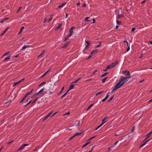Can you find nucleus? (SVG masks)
Instances as JSON below:
<instances>
[{"mask_svg": "<svg viewBox=\"0 0 152 152\" xmlns=\"http://www.w3.org/2000/svg\"><path fill=\"white\" fill-rule=\"evenodd\" d=\"M131 77V76H128L127 77H125L123 76H121L120 77V80L119 82L121 83L123 85H124L125 83L128 81L127 79H129Z\"/></svg>", "mask_w": 152, "mask_h": 152, "instance_id": "1", "label": "nucleus"}, {"mask_svg": "<svg viewBox=\"0 0 152 152\" xmlns=\"http://www.w3.org/2000/svg\"><path fill=\"white\" fill-rule=\"evenodd\" d=\"M123 85L119 82L115 86V87L113 89L112 92L113 93L117 89L120 88Z\"/></svg>", "mask_w": 152, "mask_h": 152, "instance_id": "2", "label": "nucleus"}, {"mask_svg": "<svg viewBox=\"0 0 152 152\" xmlns=\"http://www.w3.org/2000/svg\"><path fill=\"white\" fill-rule=\"evenodd\" d=\"M95 137V136H93V137H92L91 138H90L88 140V142L86 143H85V144L83 146H82V148H83L85 146H86L88 145L89 144L91 141V140L93 139V138H94Z\"/></svg>", "mask_w": 152, "mask_h": 152, "instance_id": "3", "label": "nucleus"}, {"mask_svg": "<svg viewBox=\"0 0 152 152\" xmlns=\"http://www.w3.org/2000/svg\"><path fill=\"white\" fill-rule=\"evenodd\" d=\"M122 73L125 75L126 76H131L130 75V72L128 70H125L122 72Z\"/></svg>", "mask_w": 152, "mask_h": 152, "instance_id": "4", "label": "nucleus"}, {"mask_svg": "<svg viewBox=\"0 0 152 152\" xmlns=\"http://www.w3.org/2000/svg\"><path fill=\"white\" fill-rule=\"evenodd\" d=\"M75 28V27L73 26L69 30V34L68 35V37H71L72 35L73 34V30Z\"/></svg>", "mask_w": 152, "mask_h": 152, "instance_id": "5", "label": "nucleus"}, {"mask_svg": "<svg viewBox=\"0 0 152 152\" xmlns=\"http://www.w3.org/2000/svg\"><path fill=\"white\" fill-rule=\"evenodd\" d=\"M118 61L116 60L115 62L111 63V66L113 68L115 67L117 64H118Z\"/></svg>", "mask_w": 152, "mask_h": 152, "instance_id": "6", "label": "nucleus"}, {"mask_svg": "<svg viewBox=\"0 0 152 152\" xmlns=\"http://www.w3.org/2000/svg\"><path fill=\"white\" fill-rule=\"evenodd\" d=\"M150 140V139H148L147 140H146L143 143L142 145H141L140 146V148H141L144 145H145L146 143L149 141Z\"/></svg>", "mask_w": 152, "mask_h": 152, "instance_id": "7", "label": "nucleus"}, {"mask_svg": "<svg viewBox=\"0 0 152 152\" xmlns=\"http://www.w3.org/2000/svg\"><path fill=\"white\" fill-rule=\"evenodd\" d=\"M11 55H9V56L6 57L3 60L4 62L7 61V60L10 59V58Z\"/></svg>", "mask_w": 152, "mask_h": 152, "instance_id": "8", "label": "nucleus"}, {"mask_svg": "<svg viewBox=\"0 0 152 152\" xmlns=\"http://www.w3.org/2000/svg\"><path fill=\"white\" fill-rule=\"evenodd\" d=\"M31 98H29L27 99L26 100V101L27 102H28L24 106V107L26 106L27 105H28L31 102Z\"/></svg>", "mask_w": 152, "mask_h": 152, "instance_id": "9", "label": "nucleus"}, {"mask_svg": "<svg viewBox=\"0 0 152 152\" xmlns=\"http://www.w3.org/2000/svg\"><path fill=\"white\" fill-rule=\"evenodd\" d=\"M86 43H87V44L86 46L85 47V49H88L90 45V42L89 41H86Z\"/></svg>", "mask_w": 152, "mask_h": 152, "instance_id": "10", "label": "nucleus"}, {"mask_svg": "<svg viewBox=\"0 0 152 152\" xmlns=\"http://www.w3.org/2000/svg\"><path fill=\"white\" fill-rule=\"evenodd\" d=\"M80 121H76L75 122V126H79L80 124Z\"/></svg>", "mask_w": 152, "mask_h": 152, "instance_id": "11", "label": "nucleus"}, {"mask_svg": "<svg viewBox=\"0 0 152 152\" xmlns=\"http://www.w3.org/2000/svg\"><path fill=\"white\" fill-rule=\"evenodd\" d=\"M74 87V85H70L69 88L68 90L67 91V92H68L69 91L71 90Z\"/></svg>", "mask_w": 152, "mask_h": 152, "instance_id": "12", "label": "nucleus"}, {"mask_svg": "<svg viewBox=\"0 0 152 152\" xmlns=\"http://www.w3.org/2000/svg\"><path fill=\"white\" fill-rule=\"evenodd\" d=\"M107 122V121H105L103 123L99 125V126H98L95 129V130H96L101 126H102L104 123H105Z\"/></svg>", "mask_w": 152, "mask_h": 152, "instance_id": "13", "label": "nucleus"}, {"mask_svg": "<svg viewBox=\"0 0 152 152\" xmlns=\"http://www.w3.org/2000/svg\"><path fill=\"white\" fill-rule=\"evenodd\" d=\"M81 134H76L75 135L71 137L70 138H69V140H71L74 137L77 135H80Z\"/></svg>", "mask_w": 152, "mask_h": 152, "instance_id": "14", "label": "nucleus"}, {"mask_svg": "<svg viewBox=\"0 0 152 152\" xmlns=\"http://www.w3.org/2000/svg\"><path fill=\"white\" fill-rule=\"evenodd\" d=\"M46 93L48 95H51L52 93L50 90H48L47 91H46Z\"/></svg>", "mask_w": 152, "mask_h": 152, "instance_id": "15", "label": "nucleus"}, {"mask_svg": "<svg viewBox=\"0 0 152 152\" xmlns=\"http://www.w3.org/2000/svg\"><path fill=\"white\" fill-rule=\"evenodd\" d=\"M25 147V146H24V145L23 144L22 146H21L19 148L18 150V151L24 149V148Z\"/></svg>", "mask_w": 152, "mask_h": 152, "instance_id": "16", "label": "nucleus"}, {"mask_svg": "<svg viewBox=\"0 0 152 152\" xmlns=\"http://www.w3.org/2000/svg\"><path fill=\"white\" fill-rule=\"evenodd\" d=\"M66 4V3H62L60 5H59L58 6V8H60L63 7L64 5H65Z\"/></svg>", "mask_w": 152, "mask_h": 152, "instance_id": "17", "label": "nucleus"}, {"mask_svg": "<svg viewBox=\"0 0 152 152\" xmlns=\"http://www.w3.org/2000/svg\"><path fill=\"white\" fill-rule=\"evenodd\" d=\"M39 98H37L32 102V104L33 105H34L35 104V102L36 101H37Z\"/></svg>", "mask_w": 152, "mask_h": 152, "instance_id": "18", "label": "nucleus"}, {"mask_svg": "<svg viewBox=\"0 0 152 152\" xmlns=\"http://www.w3.org/2000/svg\"><path fill=\"white\" fill-rule=\"evenodd\" d=\"M8 19H9V18H5L3 19V20H1V21H0V22L1 23H3V22L5 20H6Z\"/></svg>", "mask_w": 152, "mask_h": 152, "instance_id": "19", "label": "nucleus"}, {"mask_svg": "<svg viewBox=\"0 0 152 152\" xmlns=\"http://www.w3.org/2000/svg\"><path fill=\"white\" fill-rule=\"evenodd\" d=\"M102 45V42H99V44L98 45H97L96 46V48H98L99 47H100Z\"/></svg>", "mask_w": 152, "mask_h": 152, "instance_id": "20", "label": "nucleus"}, {"mask_svg": "<svg viewBox=\"0 0 152 152\" xmlns=\"http://www.w3.org/2000/svg\"><path fill=\"white\" fill-rule=\"evenodd\" d=\"M108 73V72H105L104 73V74H102L101 75V77H103L105 76Z\"/></svg>", "mask_w": 152, "mask_h": 152, "instance_id": "21", "label": "nucleus"}, {"mask_svg": "<svg viewBox=\"0 0 152 152\" xmlns=\"http://www.w3.org/2000/svg\"><path fill=\"white\" fill-rule=\"evenodd\" d=\"M103 92V91H100V92H98V93H97V94H96V96H98V95H100V94H102Z\"/></svg>", "mask_w": 152, "mask_h": 152, "instance_id": "22", "label": "nucleus"}, {"mask_svg": "<svg viewBox=\"0 0 152 152\" xmlns=\"http://www.w3.org/2000/svg\"><path fill=\"white\" fill-rule=\"evenodd\" d=\"M24 27H22L21 28V29H20L19 32H18V34H20L22 32V31L24 29Z\"/></svg>", "mask_w": 152, "mask_h": 152, "instance_id": "23", "label": "nucleus"}, {"mask_svg": "<svg viewBox=\"0 0 152 152\" xmlns=\"http://www.w3.org/2000/svg\"><path fill=\"white\" fill-rule=\"evenodd\" d=\"M124 15L121 14H118V16L119 18H121L122 17H124Z\"/></svg>", "mask_w": 152, "mask_h": 152, "instance_id": "24", "label": "nucleus"}, {"mask_svg": "<svg viewBox=\"0 0 152 152\" xmlns=\"http://www.w3.org/2000/svg\"><path fill=\"white\" fill-rule=\"evenodd\" d=\"M90 18V17H86L85 19V21H91L90 20L88 19Z\"/></svg>", "mask_w": 152, "mask_h": 152, "instance_id": "25", "label": "nucleus"}, {"mask_svg": "<svg viewBox=\"0 0 152 152\" xmlns=\"http://www.w3.org/2000/svg\"><path fill=\"white\" fill-rule=\"evenodd\" d=\"M29 47L28 45H24L22 48V50H23L25 49L26 48Z\"/></svg>", "mask_w": 152, "mask_h": 152, "instance_id": "26", "label": "nucleus"}, {"mask_svg": "<svg viewBox=\"0 0 152 152\" xmlns=\"http://www.w3.org/2000/svg\"><path fill=\"white\" fill-rule=\"evenodd\" d=\"M45 52V50H43V52L41 53L38 56V57H40L42 56Z\"/></svg>", "mask_w": 152, "mask_h": 152, "instance_id": "27", "label": "nucleus"}, {"mask_svg": "<svg viewBox=\"0 0 152 152\" xmlns=\"http://www.w3.org/2000/svg\"><path fill=\"white\" fill-rule=\"evenodd\" d=\"M92 55H93L92 53L91 52L90 53L89 56H88V58H87V59H88L89 58H91L92 56Z\"/></svg>", "mask_w": 152, "mask_h": 152, "instance_id": "28", "label": "nucleus"}, {"mask_svg": "<svg viewBox=\"0 0 152 152\" xmlns=\"http://www.w3.org/2000/svg\"><path fill=\"white\" fill-rule=\"evenodd\" d=\"M49 116L47 115L43 119V121H45L49 117Z\"/></svg>", "mask_w": 152, "mask_h": 152, "instance_id": "29", "label": "nucleus"}, {"mask_svg": "<svg viewBox=\"0 0 152 152\" xmlns=\"http://www.w3.org/2000/svg\"><path fill=\"white\" fill-rule=\"evenodd\" d=\"M61 26H62V24L61 23H59L58 24V26L56 27V29H59L61 27Z\"/></svg>", "mask_w": 152, "mask_h": 152, "instance_id": "30", "label": "nucleus"}, {"mask_svg": "<svg viewBox=\"0 0 152 152\" xmlns=\"http://www.w3.org/2000/svg\"><path fill=\"white\" fill-rule=\"evenodd\" d=\"M81 79V78H78V79H77V80H75V81L72 82V83H77V82L79 80H80Z\"/></svg>", "mask_w": 152, "mask_h": 152, "instance_id": "31", "label": "nucleus"}, {"mask_svg": "<svg viewBox=\"0 0 152 152\" xmlns=\"http://www.w3.org/2000/svg\"><path fill=\"white\" fill-rule=\"evenodd\" d=\"M9 29V27H7L6 29L3 32H4V34H5L7 31Z\"/></svg>", "mask_w": 152, "mask_h": 152, "instance_id": "32", "label": "nucleus"}, {"mask_svg": "<svg viewBox=\"0 0 152 152\" xmlns=\"http://www.w3.org/2000/svg\"><path fill=\"white\" fill-rule=\"evenodd\" d=\"M107 77H106L104 78L102 80V83H104L105 81V80L107 79Z\"/></svg>", "mask_w": 152, "mask_h": 152, "instance_id": "33", "label": "nucleus"}, {"mask_svg": "<svg viewBox=\"0 0 152 152\" xmlns=\"http://www.w3.org/2000/svg\"><path fill=\"white\" fill-rule=\"evenodd\" d=\"M124 42H126L127 44V46H130V44L126 40L124 41Z\"/></svg>", "mask_w": 152, "mask_h": 152, "instance_id": "34", "label": "nucleus"}, {"mask_svg": "<svg viewBox=\"0 0 152 152\" xmlns=\"http://www.w3.org/2000/svg\"><path fill=\"white\" fill-rule=\"evenodd\" d=\"M111 64L110 65H109L107 66V69H111V68H112V67L111 66Z\"/></svg>", "mask_w": 152, "mask_h": 152, "instance_id": "35", "label": "nucleus"}, {"mask_svg": "<svg viewBox=\"0 0 152 152\" xmlns=\"http://www.w3.org/2000/svg\"><path fill=\"white\" fill-rule=\"evenodd\" d=\"M68 92H67V91L66 92V93L64 94L61 97V98H64L65 97L66 95H67V93Z\"/></svg>", "mask_w": 152, "mask_h": 152, "instance_id": "36", "label": "nucleus"}, {"mask_svg": "<svg viewBox=\"0 0 152 152\" xmlns=\"http://www.w3.org/2000/svg\"><path fill=\"white\" fill-rule=\"evenodd\" d=\"M45 89V88H42L39 91V93H42Z\"/></svg>", "mask_w": 152, "mask_h": 152, "instance_id": "37", "label": "nucleus"}, {"mask_svg": "<svg viewBox=\"0 0 152 152\" xmlns=\"http://www.w3.org/2000/svg\"><path fill=\"white\" fill-rule=\"evenodd\" d=\"M64 87L63 86V87H62V89H61V91L59 92V94H58V95H59L61 93L63 92V91L64 90Z\"/></svg>", "mask_w": 152, "mask_h": 152, "instance_id": "38", "label": "nucleus"}, {"mask_svg": "<svg viewBox=\"0 0 152 152\" xmlns=\"http://www.w3.org/2000/svg\"><path fill=\"white\" fill-rule=\"evenodd\" d=\"M70 37H68V35H67L66 37H65L64 38V41H66V40H67Z\"/></svg>", "mask_w": 152, "mask_h": 152, "instance_id": "39", "label": "nucleus"}, {"mask_svg": "<svg viewBox=\"0 0 152 152\" xmlns=\"http://www.w3.org/2000/svg\"><path fill=\"white\" fill-rule=\"evenodd\" d=\"M151 134H148L147 135V137L144 139L143 141H144L145 140H146V139L149 137H150L151 135H150Z\"/></svg>", "mask_w": 152, "mask_h": 152, "instance_id": "40", "label": "nucleus"}, {"mask_svg": "<svg viewBox=\"0 0 152 152\" xmlns=\"http://www.w3.org/2000/svg\"><path fill=\"white\" fill-rule=\"evenodd\" d=\"M108 119V117L107 116L105 117L103 120L102 121V122H103V123L104 122L105 120L107 119Z\"/></svg>", "mask_w": 152, "mask_h": 152, "instance_id": "41", "label": "nucleus"}, {"mask_svg": "<svg viewBox=\"0 0 152 152\" xmlns=\"http://www.w3.org/2000/svg\"><path fill=\"white\" fill-rule=\"evenodd\" d=\"M21 8H22V7H20L18 9V10H17V13L18 12L20 11V10L21 9Z\"/></svg>", "mask_w": 152, "mask_h": 152, "instance_id": "42", "label": "nucleus"}, {"mask_svg": "<svg viewBox=\"0 0 152 152\" xmlns=\"http://www.w3.org/2000/svg\"><path fill=\"white\" fill-rule=\"evenodd\" d=\"M48 71H49V70H48L44 74L42 75L41 76V77H44L45 75L48 72Z\"/></svg>", "mask_w": 152, "mask_h": 152, "instance_id": "43", "label": "nucleus"}, {"mask_svg": "<svg viewBox=\"0 0 152 152\" xmlns=\"http://www.w3.org/2000/svg\"><path fill=\"white\" fill-rule=\"evenodd\" d=\"M98 51V50H93L91 52L92 53L96 52Z\"/></svg>", "mask_w": 152, "mask_h": 152, "instance_id": "44", "label": "nucleus"}, {"mask_svg": "<svg viewBox=\"0 0 152 152\" xmlns=\"http://www.w3.org/2000/svg\"><path fill=\"white\" fill-rule=\"evenodd\" d=\"M134 129H135V126H134L132 128L131 130V132H133V131H134Z\"/></svg>", "mask_w": 152, "mask_h": 152, "instance_id": "45", "label": "nucleus"}, {"mask_svg": "<svg viewBox=\"0 0 152 152\" xmlns=\"http://www.w3.org/2000/svg\"><path fill=\"white\" fill-rule=\"evenodd\" d=\"M19 83V81H18V82H17L13 84V86H15L18 84Z\"/></svg>", "mask_w": 152, "mask_h": 152, "instance_id": "46", "label": "nucleus"}, {"mask_svg": "<svg viewBox=\"0 0 152 152\" xmlns=\"http://www.w3.org/2000/svg\"><path fill=\"white\" fill-rule=\"evenodd\" d=\"M52 15H51L50 16L51 17L48 20V22L49 23V22L53 18V17H52Z\"/></svg>", "mask_w": 152, "mask_h": 152, "instance_id": "47", "label": "nucleus"}, {"mask_svg": "<svg viewBox=\"0 0 152 152\" xmlns=\"http://www.w3.org/2000/svg\"><path fill=\"white\" fill-rule=\"evenodd\" d=\"M109 92L108 94L105 97V98L107 99V98L109 97Z\"/></svg>", "mask_w": 152, "mask_h": 152, "instance_id": "48", "label": "nucleus"}, {"mask_svg": "<svg viewBox=\"0 0 152 152\" xmlns=\"http://www.w3.org/2000/svg\"><path fill=\"white\" fill-rule=\"evenodd\" d=\"M130 50V46H128V47L126 49V51L128 52Z\"/></svg>", "mask_w": 152, "mask_h": 152, "instance_id": "49", "label": "nucleus"}, {"mask_svg": "<svg viewBox=\"0 0 152 152\" xmlns=\"http://www.w3.org/2000/svg\"><path fill=\"white\" fill-rule=\"evenodd\" d=\"M69 114V111H68L67 113H66L64 114V115H68Z\"/></svg>", "mask_w": 152, "mask_h": 152, "instance_id": "50", "label": "nucleus"}, {"mask_svg": "<svg viewBox=\"0 0 152 152\" xmlns=\"http://www.w3.org/2000/svg\"><path fill=\"white\" fill-rule=\"evenodd\" d=\"M24 78H23L21 80H20L19 81V83H21V82L23 81L24 80Z\"/></svg>", "mask_w": 152, "mask_h": 152, "instance_id": "51", "label": "nucleus"}, {"mask_svg": "<svg viewBox=\"0 0 152 152\" xmlns=\"http://www.w3.org/2000/svg\"><path fill=\"white\" fill-rule=\"evenodd\" d=\"M24 78H23L21 80H20L19 81V83H21V82L23 81L24 80Z\"/></svg>", "mask_w": 152, "mask_h": 152, "instance_id": "52", "label": "nucleus"}, {"mask_svg": "<svg viewBox=\"0 0 152 152\" xmlns=\"http://www.w3.org/2000/svg\"><path fill=\"white\" fill-rule=\"evenodd\" d=\"M135 29V28H132V32H134Z\"/></svg>", "mask_w": 152, "mask_h": 152, "instance_id": "53", "label": "nucleus"}, {"mask_svg": "<svg viewBox=\"0 0 152 152\" xmlns=\"http://www.w3.org/2000/svg\"><path fill=\"white\" fill-rule=\"evenodd\" d=\"M52 112L50 111L47 115L49 116L52 114Z\"/></svg>", "mask_w": 152, "mask_h": 152, "instance_id": "54", "label": "nucleus"}, {"mask_svg": "<svg viewBox=\"0 0 152 152\" xmlns=\"http://www.w3.org/2000/svg\"><path fill=\"white\" fill-rule=\"evenodd\" d=\"M47 20V18L46 17H45V19H44V21H43V23H45L46 22Z\"/></svg>", "mask_w": 152, "mask_h": 152, "instance_id": "55", "label": "nucleus"}, {"mask_svg": "<svg viewBox=\"0 0 152 152\" xmlns=\"http://www.w3.org/2000/svg\"><path fill=\"white\" fill-rule=\"evenodd\" d=\"M108 70V69H107V67H106V68L105 69H104L103 70V71H104V72H106L107 71V70Z\"/></svg>", "mask_w": 152, "mask_h": 152, "instance_id": "56", "label": "nucleus"}, {"mask_svg": "<svg viewBox=\"0 0 152 152\" xmlns=\"http://www.w3.org/2000/svg\"><path fill=\"white\" fill-rule=\"evenodd\" d=\"M25 98L24 97L21 100V101L20 102H23V101H24L25 99Z\"/></svg>", "mask_w": 152, "mask_h": 152, "instance_id": "57", "label": "nucleus"}, {"mask_svg": "<svg viewBox=\"0 0 152 152\" xmlns=\"http://www.w3.org/2000/svg\"><path fill=\"white\" fill-rule=\"evenodd\" d=\"M107 99L105 98L104 99H102V101L103 102H104V101H106V100Z\"/></svg>", "mask_w": 152, "mask_h": 152, "instance_id": "58", "label": "nucleus"}, {"mask_svg": "<svg viewBox=\"0 0 152 152\" xmlns=\"http://www.w3.org/2000/svg\"><path fill=\"white\" fill-rule=\"evenodd\" d=\"M6 56V55L5 54H3L1 56V58H4L5 56Z\"/></svg>", "mask_w": 152, "mask_h": 152, "instance_id": "59", "label": "nucleus"}, {"mask_svg": "<svg viewBox=\"0 0 152 152\" xmlns=\"http://www.w3.org/2000/svg\"><path fill=\"white\" fill-rule=\"evenodd\" d=\"M92 79V78H90V79H88L87 80H86V82H87V81H90V80H91Z\"/></svg>", "mask_w": 152, "mask_h": 152, "instance_id": "60", "label": "nucleus"}, {"mask_svg": "<svg viewBox=\"0 0 152 152\" xmlns=\"http://www.w3.org/2000/svg\"><path fill=\"white\" fill-rule=\"evenodd\" d=\"M86 4H84L83 6H82V7H85L86 6Z\"/></svg>", "mask_w": 152, "mask_h": 152, "instance_id": "61", "label": "nucleus"}, {"mask_svg": "<svg viewBox=\"0 0 152 152\" xmlns=\"http://www.w3.org/2000/svg\"><path fill=\"white\" fill-rule=\"evenodd\" d=\"M114 96H113L112 97L110 98V99L109 100V101H108V102H110V101H111V100H112L113 99V97Z\"/></svg>", "mask_w": 152, "mask_h": 152, "instance_id": "62", "label": "nucleus"}, {"mask_svg": "<svg viewBox=\"0 0 152 152\" xmlns=\"http://www.w3.org/2000/svg\"><path fill=\"white\" fill-rule=\"evenodd\" d=\"M116 23L117 24L119 25L120 23V22L118 20H117Z\"/></svg>", "mask_w": 152, "mask_h": 152, "instance_id": "63", "label": "nucleus"}, {"mask_svg": "<svg viewBox=\"0 0 152 152\" xmlns=\"http://www.w3.org/2000/svg\"><path fill=\"white\" fill-rule=\"evenodd\" d=\"M39 94V92H38L37 93L34 94V96L37 95Z\"/></svg>", "mask_w": 152, "mask_h": 152, "instance_id": "64", "label": "nucleus"}]
</instances>
